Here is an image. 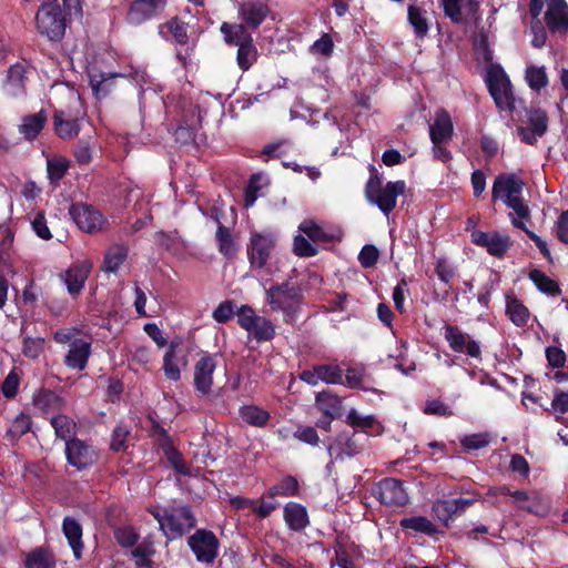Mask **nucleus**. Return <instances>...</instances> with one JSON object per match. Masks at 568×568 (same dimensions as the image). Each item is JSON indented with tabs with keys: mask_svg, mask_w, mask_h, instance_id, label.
Wrapping results in <instances>:
<instances>
[{
	"mask_svg": "<svg viewBox=\"0 0 568 568\" xmlns=\"http://www.w3.org/2000/svg\"><path fill=\"white\" fill-rule=\"evenodd\" d=\"M69 213L78 227L87 233L100 232L105 224L103 214L90 204H73Z\"/></svg>",
	"mask_w": 568,
	"mask_h": 568,
	"instance_id": "15",
	"label": "nucleus"
},
{
	"mask_svg": "<svg viewBox=\"0 0 568 568\" xmlns=\"http://www.w3.org/2000/svg\"><path fill=\"white\" fill-rule=\"evenodd\" d=\"M444 337L453 352L466 354L475 359H481L479 342L471 338L457 326L446 324L444 326Z\"/></svg>",
	"mask_w": 568,
	"mask_h": 568,
	"instance_id": "14",
	"label": "nucleus"
},
{
	"mask_svg": "<svg viewBox=\"0 0 568 568\" xmlns=\"http://www.w3.org/2000/svg\"><path fill=\"white\" fill-rule=\"evenodd\" d=\"M239 415L241 419L253 427H265L271 418V414L256 405H244L240 408Z\"/></svg>",
	"mask_w": 568,
	"mask_h": 568,
	"instance_id": "38",
	"label": "nucleus"
},
{
	"mask_svg": "<svg viewBox=\"0 0 568 568\" xmlns=\"http://www.w3.org/2000/svg\"><path fill=\"white\" fill-rule=\"evenodd\" d=\"M20 384V376L16 369L10 371V373L4 378L1 390L4 397L12 398L17 395Z\"/></svg>",
	"mask_w": 568,
	"mask_h": 568,
	"instance_id": "61",
	"label": "nucleus"
},
{
	"mask_svg": "<svg viewBox=\"0 0 568 568\" xmlns=\"http://www.w3.org/2000/svg\"><path fill=\"white\" fill-rule=\"evenodd\" d=\"M24 67L21 64H13L9 68L3 87L8 95L19 97L24 93Z\"/></svg>",
	"mask_w": 568,
	"mask_h": 568,
	"instance_id": "36",
	"label": "nucleus"
},
{
	"mask_svg": "<svg viewBox=\"0 0 568 568\" xmlns=\"http://www.w3.org/2000/svg\"><path fill=\"white\" fill-rule=\"evenodd\" d=\"M506 314L510 322L518 327H525L530 318L529 310L516 297L513 292L505 295Z\"/></svg>",
	"mask_w": 568,
	"mask_h": 568,
	"instance_id": "29",
	"label": "nucleus"
},
{
	"mask_svg": "<svg viewBox=\"0 0 568 568\" xmlns=\"http://www.w3.org/2000/svg\"><path fill=\"white\" fill-rule=\"evenodd\" d=\"M187 544L197 561L212 564L219 554V539L206 529H197L189 537Z\"/></svg>",
	"mask_w": 568,
	"mask_h": 568,
	"instance_id": "12",
	"label": "nucleus"
},
{
	"mask_svg": "<svg viewBox=\"0 0 568 568\" xmlns=\"http://www.w3.org/2000/svg\"><path fill=\"white\" fill-rule=\"evenodd\" d=\"M346 423L354 429H359V433L367 437L379 436L384 433V426L374 415H363L355 408L347 413Z\"/></svg>",
	"mask_w": 568,
	"mask_h": 568,
	"instance_id": "25",
	"label": "nucleus"
},
{
	"mask_svg": "<svg viewBox=\"0 0 568 568\" xmlns=\"http://www.w3.org/2000/svg\"><path fill=\"white\" fill-rule=\"evenodd\" d=\"M440 6L454 23H477L480 20L477 0H440Z\"/></svg>",
	"mask_w": 568,
	"mask_h": 568,
	"instance_id": "13",
	"label": "nucleus"
},
{
	"mask_svg": "<svg viewBox=\"0 0 568 568\" xmlns=\"http://www.w3.org/2000/svg\"><path fill=\"white\" fill-rule=\"evenodd\" d=\"M70 166L65 158H52L47 161L48 178L52 183L59 182L68 172Z\"/></svg>",
	"mask_w": 568,
	"mask_h": 568,
	"instance_id": "50",
	"label": "nucleus"
},
{
	"mask_svg": "<svg viewBox=\"0 0 568 568\" xmlns=\"http://www.w3.org/2000/svg\"><path fill=\"white\" fill-rule=\"evenodd\" d=\"M547 27L542 21L538 18H531L530 23V33L532 36L531 38V45L537 49H541L547 43Z\"/></svg>",
	"mask_w": 568,
	"mask_h": 568,
	"instance_id": "54",
	"label": "nucleus"
},
{
	"mask_svg": "<svg viewBox=\"0 0 568 568\" xmlns=\"http://www.w3.org/2000/svg\"><path fill=\"white\" fill-rule=\"evenodd\" d=\"M62 531L68 539L75 559H80L83 550L82 526L73 517H65L62 523Z\"/></svg>",
	"mask_w": 568,
	"mask_h": 568,
	"instance_id": "30",
	"label": "nucleus"
},
{
	"mask_svg": "<svg viewBox=\"0 0 568 568\" xmlns=\"http://www.w3.org/2000/svg\"><path fill=\"white\" fill-rule=\"evenodd\" d=\"M542 21L551 34L568 33V3L566 0H546L542 9Z\"/></svg>",
	"mask_w": 568,
	"mask_h": 568,
	"instance_id": "11",
	"label": "nucleus"
},
{
	"mask_svg": "<svg viewBox=\"0 0 568 568\" xmlns=\"http://www.w3.org/2000/svg\"><path fill=\"white\" fill-rule=\"evenodd\" d=\"M186 366V362L176 354L175 344H171L163 356V372L168 379L178 382L181 378V371Z\"/></svg>",
	"mask_w": 568,
	"mask_h": 568,
	"instance_id": "34",
	"label": "nucleus"
},
{
	"mask_svg": "<svg viewBox=\"0 0 568 568\" xmlns=\"http://www.w3.org/2000/svg\"><path fill=\"white\" fill-rule=\"evenodd\" d=\"M315 405L320 412L329 418H336L341 414L342 402L338 396L329 392L318 393Z\"/></svg>",
	"mask_w": 568,
	"mask_h": 568,
	"instance_id": "39",
	"label": "nucleus"
},
{
	"mask_svg": "<svg viewBox=\"0 0 568 568\" xmlns=\"http://www.w3.org/2000/svg\"><path fill=\"white\" fill-rule=\"evenodd\" d=\"M276 236L272 232H252L246 253L250 267L253 272H261L266 267L272 252L276 246Z\"/></svg>",
	"mask_w": 568,
	"mask_h": 568,
	"instance_id": "8",
	"label": "nucleus"
},
{
	"mask_svg": "<svg viewBox=\"0 0 568 568\" xmlns=\"http://www.w3.org/2000/svg\"><path fill=\"white\" fill-rule=\"evenodd\" d=\"M283 516L288 528L294 531L303 530L310 523L306 508L297 503H287Z\"/></svg>",
	"mask_w": 568,
	"mask_h": 568,
	"instance_id": "32",
	"label": "nucleus"
},
{
	"mask_svg": "<svg viewBox=\"0 0 568 568\" xmlns=\"http://www.w3.org/2000/svg\"><path fill=\"white\" fill-rule=\"evenodd\" d=\"M47 122V114L43 111L26 115L19 125V132L26 140H33L43 129Z\"/></svg>",
	"mask_w": 568,
	"mask_h": 568,
	"instance_id": "37",
	"label": "nucleus"
},
{
	"mask_svg": "<svg viewBox=\"0 0 568 568\" xmlns=\"http://www.w3.org/2000/svg\"><path fill=\"white\" fill-rule=\"evenodd\" d=\"M31 417L27 414H19L10 424L8 433L14 437L19 438L27 434L31 428Z\"/></svg>",
	"mask_w": 568,
	"mask_h": 568,
	"instance_id": "55",
	"label": "nucleus"
},
{
	"mask_svg": "<svg viewBox=\"0 0 568 568\" xmlns=\"http://www.w3.org/2000/svg\"><path fill=\"white\" fill-rule=\"evenodd\" d=\"M34 409L42 416L52 418L65 408V399L53 390L41 388L32 396Z\"/></svg>",
	"mask_w": 568,
	"mask_h": 568,
	"instance_id": "19",
	"label": "nucleus"
},
{
	"mask_svg": "<svg viewBox=\"0 0 568 568\" xmlns=\"http://www.w3.org/2000/svg\"><path fill=\"white\" fill-rule=\"evenodd\" d=\"M316 374L326 384H343V369L338 365H317Z\"/></svg>",
	"mask_w": 568,
	"mask_h": 568,
	"instance_id": "51",
	"label": "nucleus"
},
{
	"mask_svg": "<svg viewBox=\"0 0 568 568\" xmlns=\"http://www.w3.org/2000/svg\"><path fill=\"white\" fill-rule=\"evenodd\" d=\"M371 176L365 185L367 201L376 205L384 214L388 215L397 205V197L406 191L403 180L383 184V178L378 171L369 165Z\"/></svg>",
	"mask_w": 568,
	"mask_h": 568,
	"instance_id": "5",
	"label": "nucleus"
},
{
	"mask_svg": "<svg viewBox=\"0 0 568 568\" xmlns=\"http://www.w3.org/2000/svg\"><path fill=\"white\" fill-rule=\"evenodd\" d=\"M159 34L165 40H174L176 43L184 45L189 41L187 26L179 18H172L159 26Z\"/></svg>",
	"mask_w": 568,
	"mask_h": 568,
	"instance_id": "33",
	"label": "nucleus"
},
{
	"mask_svg": "<svg viewBox=\"0 0 568 568\" xmlns=\"http://www.w3.org/2000/svg\"><path fill=\"white\" fill-rule=\"evenodd\" d=\"M128 247L123 244H113L104 253L101 270L105 273L116 272L128 257Z\"/></svg>",
	"mask_w": 568,
	"mask_h": 568,
	"instance_id": "35",
	"label": "nucleus"
},
{
	"mask_svg": "<svg viewBox=\"0 0 568 568\" xmlns=\"http://www.w3.org/2000/svg\"><path fill=\"white\" fill-rule=\"evenodd\" d=\"M163 534L171 540L180 538L195 526V518L186 506L173 507L170 510H152Z\"/></svg>",
	"mask_w": 568,
	"mask_h": 568,
	"instance_id": "7",
	"label": "nucleus"
},
{
	"mask_svg": "<svg viewBox=\"0 0 568 568\" xmlns=\"http://www.w3.org/2000/svg\"><path fill=\"white\" fill-rule=\"evenodd\" d=\"M239 325L257 342H268L275 336V325L265 317L257 315L248 305H242L236 312Z\"/></svg>",
	"mask_w": 568,
	"mask_h": 568,
	"instance_id": "9",
	"label": "nucleus"
},
{
	"mask_svg": "<svg viewBox=\"0 0 568 568\" xmlns=\"http://www.w3.org/2000/svg\"><path fill=\"white\" fill-rule=\"evenodd\" d=\"M302 234L294 236L293 252L300 257H312L318 253L316 244L339 241L342 232L338 227L325 223H317L314 220H304L298 225Z\"/></svg>",
	"mask_w": 568,
	"mask_h": 568,
	"instance_id": "4",
	"label": "nucleus"
},
{
	"mask_svg": "<svg viewBox=\"0 0 568 568\" xmlns=\"http://www.w3.org/2000/svg\"><path fill=\"white\" fill-rule=\"evenodd\" d=\"M334 50V42L328 33H324L310 48V52L323 57H331Z\"/></svg>",
	"mask_w": 568,
	"mask_h": 568,
	"instance_id": "58",
	"label": "nucleus"
},
{
	"mask_svg": "<svg viewBox=\"0 0 568 568\" xmlns=\"http://www.w3.org/2000/svg\"><path fill=\"white\" fill-rule=\"evenodd\" d=\"M367 444L368 438L362 433H342L328 445L327 450L332 458L341 459L344 456L354 457L358 455L365 449Z\"/></svg>",
	"mask_w": 568,
	"mask_h": 568,
	"instance_id": "10",
	"label": "nucleus"
},
{
	"mask_svg": "<svg viewBox=\"0 0 568 568\" xmlns=\"http://www.w3.org/2000/svg\"><path fill=\"white\" fill-rule=\"evenodd\" d=\"M215 237L217 242L219 252L221 254H223L226 257H231L235 254L236 245L234 243L230 230L226 226L219 223Z\"/></svg>",
	"mask_w": 568,
	"mask_h": 568,
	"instance_id": "47",
	"label": "nucleus"
},
{
	"mask_svg": "<svg viewBox=\"0 0 568 568\" xmlns=\"http://www.w3.org/2000/svg\"><path fill=\"white\" fill-rule=\"evenodd\" d=\"M524 182L514 173H504L496 176L491 196L494 201L500 200L507 207L513 225L524 229V221L530 219V210L523 199Z\"/></svg>",
	"mask_w": 568,
	"mask_h": 568,
	"instance_id": "2",
	"label": "nucleus"
},
{
	"mask_svg": "<svg viewBox=\"0 0 568 568\" xmlns=\"http://www.w3.org/2000/svg\"><path fill=\"white\" fill-rule=\"evenodd\" d=\"M511 498L518 509L526 510L537 516H546L551 507L550 499L536 489L514 490Z\"/></svg>",
	"mask_w": 568,
	"mask_h": 568,
	"instance_id": "16",
	"label": "nucleus"
},
{
	"mask_svg": "<svg viewBox=\"0 0 568 568\" xmlns=\"http://www.w3.org/2000/svg\"><path fill=\"white\" fill-rule=\"evenodd\" d=\"M490 437L486 433L471 434L460 439L462 446L467 450H478L488 446Z\"/></svg>",
	"mask_w": 568,
	"mask_h": 568,
	"instance_id": "57",
	"label": "nucleus"
},
{
	"mask_svg": "<svg viewBox=\"0 0 568 568\" xmlns=\"http://www.w3.org/2000/svg\"><path fill=\"white\" fill-rule=\"evenodd\" d=\"M52 557L42 549L30 552L26 559V568H54Z\"/></svg>",
	"mask_w": 568,
	"mask_h": 568,
	"instance_id": "53",
	"label": "nucleus"
},
{
	"mask_svg": "<svg viewBox=\"0 0 568 568\" xmlns=\"http://www.w3.org/2000/svg\"><path fill=\"white\" fill-rule=\"evenodd\" d=\"M548 118L545 111L534 109L528 111V126L536 131L537 134H545L547 131Z\"/></svg>",
	"mask_w": 568,
	"mask_h": 568,
	"instance_id": "56",
	"label": "nucleus"
},
{
	"mask_svg": "<svg viewBox=\"0 0 568 568\" xmlns=\"http://www.w3.org/2000/svg\"><path fill=\"white\" fill-rule=\"evenodd\" d=\"M551 410L556 420L560 422L564 414L568 412V392L556 390L551 400Z\"/></svg>",
	"mask_w": 568,
	"mask_h": 568,
	"instance_id": "59",
	"label": "nucleus"
},
{
	"mask_svg": "<svg viewBox=\"0 0 568 568\" xmlns=\"http://www.w3.org/2000/svg\"><path fill=\"white\" fill-rule=\"evenodd\" d=\"M45 0L36 14L38 32L51 41H60L67 29V13L82 16V0Z\"/></svg>",
	"mask_w": 568,
	"mask_h": 568,
	"instance_id": "1",
	"label": "nucleus"
},
{
	"mask_svg": "<svg viewBox=\"0 0 568 568\" xmlns=\"http://www.w3.org/2000/svg\"><path fill=\"white\" fill-rule=\"evenodd\" d=\"M265 301L272 312L281 313L285 323H294L304 303L300 285L284 281L265 290Z\"/></svg>",
	"mask_w": 568,
	"mask_h": 568,
	"instance_id": "3",
	"label": "nucleus"
},
{
	"mask_svg": "<svg viewBox=\"0 0 568 568\" xmlns=\"http://www.w3.org/2000/svg\"><path fill=\"white\" fill-rule=\"evenodd\" d=\"M55 133L64 140L75 138L80 132V120L63 110H57L53 116Z\"/></svg>",
	"mask_w": 568,
	"mask_h": 568,
	"instance_id": "28",
	"label": "nucleus"
},
{
	"mask_svg": "<svg viewBox=\"0 0 568 568\" xmlns=\"http://www.w3.org/2000/svg\"><path fill=\"white\" fill-rule=\"evenodd\" d=\"M378 256V250L372 244H366L358 254V261L363 267L368 268L377 263Z\"/></svg>",
	"mask_w": 568,
	"mask_h": 568,
	"instance_id": "62",
	"label": "nucleus"
},
{
	"mask_svg": "<svg viewBox=\"0 0 568 568\" xmlns=\"http://www.w3.org/2000/svg\"><path fill=\"white\" fill-rule=\"evenodd\" d=\"M43 338L26 337L23 341L22 353L29 358H38L43 352Z\"/></svg>",
	"mask_w": 568,
	"mask_h": 568,
	"instance_id": "60",
	"label": "nucleus"
},
{
	"mask_svg": "<svg viewBox=\"0 0 568 568\" xmlns=\"http://www.w3.org/2000/svg\"><path fill=\"white\" fill-rule=\"evenodd\" d=\"M51 426L54 428L57 437L65 440L73 439L72 436L75 434V423L69 416L59 413L55 416H52L50 419Z\"/></svg>",
	"mask_w": 568,
	"mask_h": 568,
	"instance_id": "41",
	"label": "nucleus"
},
{
	"mask_svg": "<svg viewBox=\"0 0 568 568\" xmlns=\"http://www.w3.org/2000/svg\"><path fill=\"white\" fill-rule=\"evenodd\" d=\"M216 362L213 356H203L194 365L193 383L197 393L207 396L213 386V374Z\"/></svg>",
	"mask_w": 568,
	"mask_h": 568,
	"instance_id": "23",
	"label": "nucleus"
},
{
	"mask_svg": "<svg viewBox=\"0 0 568 568\" xmlns=\"http://www.w3.org/2000/svg\"><path fill=\"white\" fill-rule=\"evenodd\" d=\"M268 185L266 175L262 173L252 174L248 185L245 190L244 204L245 207H251L255 203L256 199L261 195V191Z\"/></svg>",
	"mask_w": 568,
	"mask_h": 568,
	"instance_id": "43",
	"label": "nucleus"
},
{
	"mask_svg": "<svg viewBox=\"0 0 568 568\" xmlns=\"http://www.w3.org/2000/svg\"><path fill=\"white\" fill-rule=\"evenodd\" d=\"M257 59V50L252 39L241 42L237 49L236 62L242 71H247Z\"/></svg>",
	"mask_w": 568,
	"mask_h": 568,
	"instance_id": "42",
	"label": "nucleus"
},
{
	"mask_svg": "<svg viewBox=\"0 0 568 568\" xmlns=\"http://www.w3.org/2000/svg\"><path fill=\"white\" fill-rule=\"evenodd\" d=\"M168 0H134L126 14L130 24L139 26L158 16Z\"/></svg>",
	"mask_w": 568,
	"mask_h": 568,
	"instance_id": "22",
	"label": "nucleus"
},
{
	"mask_svg": "<svg viewBox=\"0 0 568 568\" xmlns=\"http://www.w3.org/2000/svg\"><path fill=\"white\" fill-rule=\"evenodd\" d=\"M399 526L403 529H410L416 532L434 536L438 532L437 527L424 516L406 517L400 519Z\"/></svg>",
	"mask_w": 568,
	"mask_h": 568,
	"instance_id": "40",
	"label": "nucleus"
},
{
	"mask_svg": "<svg viewBox=\"0 0 568 568\" xmlns=\"http://www.w3.org/2000/svg\"><path fill=\"white\" fill-rule=\"evenodd\" d=\"M374 496L389 507H402L408 501L403 483L395 478L382 479L374 489Z\"/></svg>",
	"mask_w": 568,
	"mask_h": 568,
	"instance_id": "17",
	"label": "nucleus"
},
{
	"mask_svg": "<svg viewBox=\"0 0 568 568\" xmlns=\"http://www.w3.org/2000/svg\"><path fill=\"white\" fill-rule=\"evenodd\" d=\"M91 354V343L78 338L73 339L64 357V364L72 369L83 371Z\"/></svg>",
	"mask_w": 568,
	"mask_h": 568,
	"instance_id": "26",
	"label": "nucleus"
},
{
	"mask_svg": "<svg viewBox=\"0 0 568 568\" xmlns=\"http://www.w3.org/2000/svg\"><path fill=\"white\" fill-rule=\"evenodd\" d=\"M114 537H115L116 541L120 545H122L123 547H131L139 539L138 534L135 532V530L132 527L118 528L114 531Z\"/></svg>",
	"mask_w": 568,
	"mask_h": 568,
	"instance_id": "64",
	"label": "nucleus"
},
{
	"mask_svg": "<svg viewBox=\"0 0 568 568\" xmlns=\"http://www.w3.org/2000/svg\"><path fill=\"white\" fill-rule=\"evenodd\" d=\"M65 455L68 463L81 470L98 460V453L93 446L81 439H71L65 443Z\"/></svg>",
	"mask_w": 568,
	"mask_h": 568,
	"instance_id": "18",
	"label": "nucleus"
},
{
	"mask_svg": "<svg viewBox=\"0 0 568 568\" xmlns=\"http://www.w3.org/2000/svg\"><path fill=\"white\" fill-rule=\"evenodd\" d=\"M525 80L528 87L535 91H540L548 84V77L544 67H527L525 72Z\"/></svg>",
	"mask_w": 568,
	"mask_h": 568,
	"instance_id": "48",
	"label": "nucleus"
},
{
	"mask_svg": "<svg viewBox=\"0 0 568 568\" xmlns=\"http://www.w3.org/2000/svg\"><path fill=\"white\" fill-rule=\"evenodd\" d=\"M155 552L153 542L143 540L133 550L132 556L136 559V564L144 568H152L150 557Z\"/></svg>",
	"mask_w": 568,
	"mask_h": 568,
	"instance_id": "52",
	"label": "nucleus"
},
{
	"mask_svg": "<svg viewBox=\"0 0 568 568\" xmlns=\"http://www.w3.org/2000/svg\"><path fill=\"white\" fill-rule=\"evenodd\" d=\"M221 32L224 36V40L227 44L240 45L246 39H252L247 33L246 28L243 24H230L223 22L221 26Z\"/></svg>",
	"mask_w": 568,
	"mask_h": 568,
	"instance_id": "45",
	"label": "nucleus"
},
{
	"mask_svg": "<svg viewBox=\"0 0 568 568\" xmlns=\"http://www.w3.org/2000/svg\"><path fill=\"white\" fill-rule=\"evenodd\" d=\"M529 278L534 282L537 288L545 294L556 295L560 292L557 282L539 270L530 271Z\"/></svg>",
	"mask_w": 568,
	"mask_h": 568,
	"instance_id": "49",
	"label": "nucleus"
},
{
	"mask_svg": "<svg viewBox=\"0 0 568 568\" xmlns=\"http://www.w3.org/2000/svg\"><path fill=\"white\" fill-rule=\"evenodd\" d=\"M474 501L471 498L438 499L433 504V515L447 527L455 516L464 514Z\"/></svg>",
	"mask_w": 568,
	"mask_h": 568,
	"instance_id": "20",
	"label": "nucleus"
},
{
	"mask_svg": "<svg viewBox=\"0 0 568 568\" xmlns=\"http://www.w3.org/2000/svg\"><path fill=\"white\" fill-rule=\"evenodd\" d=\"M298 491V481L293 476L283 477L276 485L272 486L267 491L268 498L276 496L291 497L295 496Z\"/></svg>",
	"mask_w": 568,
	"mask_h": 568,
	"instance_id": "44",
	"label": "nucleus"
},
{
	"mask_svg": "<svg viewBox=\"0 0 568 568\" xmlns=\"http://www.w3.org/2000/svg\"><path fill=\"white\" fill-rule=\"evenodd\" d=\"M268 8L262 2H245L240 6L241 19L251 28H257L266 18Z\"/></svg>",
	"mask_w": 568,
	"mask_h": 568,
	"instance_id": "31",
	"label": "nucleus"
},
{
	"mask_svg": "<svg viewBox=\"0 0 568 568\" xmlns=\"http://www.w3.org/2000/svg\"><path fill=\"white\" fill-rule=\"evenodd\" d=\"M485 82L499 110L513 112L516 109L510 80L499 64L488 67Z\"/></svg>",
	"mask_w": 568,
	"mask_h": 568,
	"instance_id": "6",
	"label": "nucleus"
},
{
	"mask_svg": "<svg viewBox=\"0 0 568 568\" xmlns=\"http://www.w3.org/2000/svg\"><path fill=\"white\" fill-rule=\"evenodd\" d=\"M408 21L414 28V32L417 37L423 38L428 32V20L426 18V11L422 10L417 6L408 7Z\"/></svg>",
	"mask_w": 568,
	"mask_h": 568,
	"instance_id": "46",
	"label": "nucleus"
},
{
	"mask_svg": "<svg viewBox=\"0 0 568 568\" xmlns=\"http://www.w3.org/2000/svg\"><path fill=\"white\" fill-rule=\"evenodd\" d=\"M92 267V261L84 260L81 263L71 265L61 274V278L71 295H78L83 290Z\"/></svg>",
	"mask_w": 568,
	"mask_h": 568,
	"instance_id": "24",
	"label": "nucleus"
},
{
	"mask_svg": "<svg viewBox=\"0 0 568 568\" xmlns=\"http://www.w3.org/2000/svg\"><path fill=\"white\" fill-rule=\"evenodd\" d=\"M454 125L450 115L445 110L435 113L433 122L429 124V136L432 143L447 142L452 139Z\"/></svg>",
	"mask_w": 568,
	"mask_h": 568,
	"instance_id": "27",
	"label": "nucleus"
},
{
	"mask_svg": "<svg viewBox=\"0 0 568 568\" xmlns=\"http://www.w3.org/2000/svg\"><path fill=\"white\" fill-rule=\"evenodd\" d=\"M471 242L485 247L490 255L501 257L511 247V240L506 234L498 232L474 231Z\"/></svg>",
	"mask_w": 568,
	"mask_h": 568,
	"instance_id": "21",
	"label": "nucleus"
},
{
	"mask_svg": "<svg viewBox=\"0 0 568 568\" xmlns=\"http://www.w3.org/2000/svg\"><path fill=\"white\" fill-rule=\"evenodd\" d=\"M234 314V303L232 301H224L213 311L212 316L217 323H226Z\"/></svg>",
	"mask_w": 568,
	"mask_h": 568,
	"instance_id": "63",
	"label": "nucleus"
}]
</instances>
